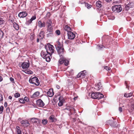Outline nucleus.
<instances>
[{"instance_id":"obj_1","label":"nucleus","mask_w":134,"mask_h":134,"mask_svg":"<svg viewBox=\"0 0 134 134\" xmlns=\"http://www.w3.org/2000/svg\"><path fill=\"white\" fill-rule=\"evenodd\" d=\"M45 48L47 52L49 54V55L51 56L52 54L54 52V46L51 44H48L45 45Z\"/></svg>"},{"instance_id":"obj_2","label":"nucleus","mask_w":134,"mask_h":134,"mask_svg":"<svg viewBox=\"0 0 134 134\" xmlns=\"http://www.w3.org/2000/svg\"><path fill=\"white\" fill-rule=\"evenodd\" d=\"M41 55L43 58L46 59V60L47 62H49L51 60L50 57L51 55H49V54L47 52H45L44 51L42 50L41 53Z\"/></svg>"},{"instance_id":"obj_3","label":"nucleus","mask_w":134,"mask_h":134,"mask_svg":"<svg viewBox=\"0 0 134 134\" xmlns=\"http://www.w3.org/2000/svg\"><path fill=\"white\" fill-rule=\"evenodd\" d=\"M29 81L30 83L34 84L36 86H38L40 84L39 80L38 78L35 76L32 78H30Z\"/></svg>"},{"instance_id":"obj_4","label":"nucleus","mask_w":134,"mask_h":134,"mask_svg":"<svg viewBox=\"0 0 134 134\" xmlns=\"http://www.w3.org/2000/svg\"><path fill=\"white\" fill-rule=\"evenodd\" d=\"M92 98L94 99H100L104 97L102 94L98 92L93 93L91 95Z\"/></svg>"},{"instance_id":"obj_5","label":"nucleus","mask_w":134,"mask_h":134,"mask_svg":"<svg viewBox=\"0 0 134 134\" xmlns=\"http://www.w3.org/2000/svg\"><path fill=\"white\" fill-rule=\"evenodd\" d=\"M111 8L112 11L115 13H119L121 12L122 10V7L120 5H116L113 6Z\"/></svg>"},{"instance_id":"obj_6","label":"nucleus","mask_w":134,"mask_h":134,"mask_svg":"<svg viewBox=\"0 0 134 134\" xmlns=\"http://www.w3.org/2000/svg\"><path fill=\"white\" fill-rule=\"evenodd\" d=\"M86 73V70H83L79 72L77 75V78H79L80 79L84 78L85 77Z\"/></svg>"},{"instance_id":"obj_7","label":"nucleus","mask_w":134,"mask_h":134,"mask_svg":"<svg viewBox=\"0 0 134 134\" xmlns=\"http://www.w3.org/2000/svg\"><path fill=\"white\" fill-rule=\"evenodd\" d=\"M67 34L68 38L70 40H73L75 37V34L71 31L68 32Z\"/></svg>"},{"instance_id":"obj_8","label":"nucleus","mask_w":134,"mask_h":134,"mask_svg":"<svg viewBox=\"0 0 134 134\" xmlns=\"http://www.w3.org/2000/svg\"><path fill=\"white\" fill-rule=\"evenodd\" d=\"M37 105L40 107H43L44 105V104L41 99H39L36 101Z\"/></svg>"},{"instance_id":"obj_9","label":"nucleus","mask_w":134,"mask_h":134,"mask_svg":"<svg viewBox=\"0 0 134 134\" xmlns=\"http://www.w3.org/2000/svg\"><path fill=\"white\" fill-rule=\"evenodd\" d=\"M38 26L40 28L44 27L46 26V23L44 21L39 20L38 23Z\"/></svg>"},{"instance_id":"obj_10","label":"nucleus","mask_w":134,"mask_h":134,"mask_svg":"<svg viewBox=\"0 0 134 134\" xmlns=\"http://www.w3.org/2000/svg\"><path fill=\"white\" fill-rule=\"evenodd\" d=\"M29 63L24 62L22 63L21 67L23 69H27L29 68Z\"/></svg>"},{"instance_id":"obj_11","label":"nucleus","mask_w":134,"mask_h":134,"mask_svg":"<svg viewBox=\"0 0 134 134\" xmlns=\"http://www.w3.org/2000/svg\"><path fill=\"white\" fill-rule=\"evenodd\" d=\"M59 102L58 103V105L60 107L62 106L63 105L65 100L63 97L62 96H60L59 97Z\"/></svg>"},{"instance_id":"obj_12","label":"nucleus","mask_w":134,"mask_h":134,"mask_svg":"<svg viewBox=\"0 0 134 134\" xmlns=\"http://www.w3.org/2000/svg\"><path fill=\"white\" fill-rule=\"evenodd\" d=\"M27 15L26 12H22L19 13L18 16L20 18H23L25 17Z\"/></svg>"},{"instance_id":"obj_13","label":"nucleus","mask_w":134,"mask_h":134,"mask_svg":"<svg viewBox=\"0 0 134 134\" xmlns=\"http://www.w3.org/2000/svg\"><path fill=\"white\" fill-rule=\"evenodd\" d=\"M107 122V123L109 124L112 127H115L117 126L116 124L115 123V122L111 120H108Z\"/></svg>"},{"instance_id":"obj_14","label":"nucleus","mask_w":134,"mask_h":134,"mask_svg":"<svg viewBox=\"0 0 134 134\" xmlns=\"http://www.w3.org/2000/svg\"><path fill=\"white\" fill-rule=\"evenodd\" d=\"M47 96L49 97H52L54 95L53 90L52 88L50 89L47 93Z\"/></svg>"},{"instance_id":"obj_15","label":"nucleus","mask_w":134,"mask_h":134,"mask_svg":"<svg viewBox=\"0 0 134 134\" xmlns=\"http://www.w3.org/2000/svg\"><path fill=\"white\" fill-rule=\"evenodd\" d=\"M47 30L50 32L48 35H52L53 34V28L52 26L47 27Z\"/></svg>"},{"instance_id":"obj_16","label":"nucleus","mask_w":134,"mask_h":134,"mask_svg":"<svg viewBox=\"0 0 134 134\" xmlns=\"http://www.w3.org/2000/svg\"><path fill=\"white\" fill-rule=\"evenodd\" d=\"M60 58L59 60V64H62L64 63L65 59L63 57V55H62V54L60 55Z\"/></svg>"},{"instance_id":"obj_17","label":"nucleus","mask_w":134,"mask_h":134,"mask_svg":"<svg viewBox=\"0 0 134 134\" xmlns=\"http://www.w3.org/2000/svg\"><path fill=\"white\" fill-rule=\"evenodd\" d=\"M21 124L26 126H28L29 125V123L27 120H23L21 121Z\"/></svg>"},{"instance_id":"obj_18","label":"nucleus","mask_w":134,"mask_h":134,"mask_svg":"<svg viewBox=\"0 0 134 134\" xmlns=\"http://www.w3.org/2000/svg\"><path fill=\"white\" fill-rule=\"evenodd\" d=\"M133 6V3H130L126 5L125 7V10H128L130 8H132Z\"/></svg>"},{"instance_id":"obj_19","label":"nucleus","mask_w":134,"mask_h":134,"mask_svg":"<svg viewBox=\"0 0 134 134\" xmlns=\"http://www.w3.org/2000/svg\"><path fill=\"white\" fill-rule=\"evenodd\" d=\"M64 29L65 31H66L67 33L71 32L72 31V29L68 25H66L64 27Z\"/></svg>"},{"instance_id":"obj_20","label":"nucleus","mask_w":134,"mask_h":134,"mask_svg":"<svg viewBox=\"0 0 134 134\" xmlns=\"http://www.w3.org/2000/svg\"><path fill=\"white\" fill-rule=\"evenodd\" d=\"M40 92L39 91H37L35 92L31 96V98H36L39 96Z\"/></svg>"},{"instance_id":"obj_21","label":"nucleus","mask_w":134,"mask_h":134,"mask_svg":"<svg viewBox=\"0 0 134 134\" xmlns=\"http://www.w3.org/2000/svg\"><path fill=\"white\" fill-rule=\"evenodd\" d=\"M57 50L58 51V54H59L60 56L61 54H62V55H63V54L64 53V48L63 47L60 48L58 49H57Z\"/></svg>"},{"instance_id":"obj_22","label":"nucleus","mask_w":134,"mask_h":134,"mask_svg":"<svg viewBox=\"0 0 134 134\" xmlns=\"http://www.w3.org/2000/svg\"><path fill=\"white\" fill-rule=\"evenodd\" d=\"M102 85L101 83L99 82L97 85V86H96L95 89L97 91L99 90L100 89H102Z\"/></svg>"},{"instance_id":"obj_23","label":"nucleus","mask_w":134,"mask_h":134,"mask_svg":"<svg viewBox=\"0 0 134 134\" xmlns=\"http://www.w3.org/2000/svg\"><path fill=\"white\" fill-rule=\"evenodd\" d=\"M63 45L62 43H60L59 41H58L57 44L56 45V49L63 48Z\"/></svg>"},{"instance_id":"obj_24","label":"nucleus","mask_w":134,"mask_h":134,"mask_svg":"<svg viewBox=\"0 0 134 134\" xmlns=\"http://www.w3.org/2000/svg\"><path fill=\"white\" fill-rule=\"evenodd\" d=\"M40 39H42L44 37V31H41L40 32L39 35Z\"/></svg>"},{"instance_id":"obj_25","label":"nucleus","mask_w":134,"mask_h":134,"mask_svg":"<svg viewBox=\"0 0 134 134\" xmlns=\"http://www.w3.org/2000/svg\"><path fill=\"white\" fill-rule=\"evenodd\" d=\"M39 120L37 118H33L31 119V122L33 123H37L39 122Z\"/></svg>"},{"instance_id":"obj_26","label":"nucleus","mask_w":134,"mask_h":134,"mask_svg":"<svg viewBox=\"0 0 134 134\" xmlns=\"http://www.w3.org/2000/svg\"><path fill=\"white\" fill-rule=\"evenodd\" d=\"M52 24V21L51 19H49L46 22V24L47 26V27L50 26H52L51 24Z\"/></svg>"},{"instance_id":"obj_27","label":"nucleus","mask_w":134,"mask_h":134,"mask_svg":"<svg viewBox=\"0 0 134 134\" xmlns=\"http://www.w3.org/2000/svg\"><path fill=\"white\" fill-rule=\"evenodd\" d=\"M13 27L16 30H18L19 29V26L18 24L15 22L13 23Z\"/></svg>"},{"instance_id":"obj_28","label":"nucleus","mask_w":134,"mask_h":134,"mask_svg":"<svg viewBox=\"0 0 134 134\" xmlns=\"http://www.w3.org/2000/svg\"><path fill=\"white\" fill-rule=\"evenodd\" d=\"M133 94V93L131 92L129 93L126 94L125 93L124 94V96L126 97H130L132 96Z\"/></svg>"},{"instance_id":"obj_29","label":"nucleus","mask_w":134,"mask_h":134,"mask_svg":"<svg viewBox=\"0 0 134 134\" xmlns=\"http://www.w3.org/2000/svg\"><path fill=\"white\" fill-rule=\"evenodd\" d=\"M49 119L51 120L52 122H55L56 121V120L54 116L53 115H52L49 117Z\"/></svg>"},{"instance_id":"obj_30","label":"nucleus","mask_w":134,"mask_h":134,"mask_svg":"<svg viewBox=\"0 0 134 134\" xmlns=\"http://www.w3.org/2000/svg\"><path fill=\"white\" fill-rule=\"evenodd\" d=\"M96 5L97 7L99 8H101L102 5L101 4V2L100 1H98L96 3Z\"/></svg>"},{"instance_id":"obj_31","label":"nucleus","mask_w":134,"mask_h":134,"mask_svg":"<svg viewBox=\"0 0 134 134\" xmlns=\"http://www.w3.org/2000/svg\"><path fill=\"white\" fill-rule=\"evenodd\" d=\"M16 131L17 132V134L21 133V131L20 130V128L19 126H17L16 127Z\"/></svg>"},{"instance_id":"obj_32","label":"nucleus","mask_w":134,"mask_h":134,"mask_svg":"<svg viewBox=\"0 0 134 134\" xmlns=\"http://www.w3.org/2000/svg\"><path fill=\"white\" fill-rule=\"evenodd\" d=\"M4 20L2 18H0V25L4 24Z\"/></svg>"},{"instance_id":"obj_33","label":"nucleus","mask_w":134,"mask_h":134,"mask_svg":"<svg viewBox=\"0 0 134 134\" xmlns=\"http://www.w3.org/2000/svg\"><path fill=\"white\" fill-rule=\"evenodd\" d=\"M4 35V33L0 29V38H3Z\"/></svg>"},{"instance_id":"obj_34","label":"nucleus","mask_w":134,"mask_h":134,"mask_svg":"<svg viewBox=\"0 0 134 134\" xmlns=\"http://www.w3.org/2000/svg\"><path fill=\"white\" fill-rule=\"evenodd\" d=\"M48 122V121L46 119H44L42 120V123L43 125L46 124Z\"/></svg>"},{"instance_id":"obj_35","label":"nucleus","mask_w":134,"mask_h":134,"mask_svg":"<svg viewBox=\"0 0 134 134\" xmlns=\"http://www.w3.org/2000/svg\"><path fill=\"white\" fill-rule=\"evenodd\" d=\"M19 99V101L20 103H25L24 100L23 98H20Z\"/></svg>"},{"instance_id":"obj_36","label":"nucleus","mask_w":134,"mask_h":134,"mask_svg":"<svg viewBox=\"0 0 134 134\" xmlns=\"http://www.w3.org/2000/svg\"><path fill=\"white\" fill-rule=\"evenodd\" d=\"M15 97L17 98L20 97V95L18 93H16L14 95Z\"/></svg>"},{"instance_id":"obj_37","label":"nucleus","mask_w":134,"mask_h":134,"mask_svg":"<svg viewBox=\"0 0 134 134\" xmlns=\"http://www.w3.org/2000/svg\"><path fill=\"white\" fill-rule=\"evenodd\" d=\"M64 64L65 66H67L69 64V61L68 60H66L65 59V61H64Z\"/></svg>"},{"instance_id":"obj_38","label":"nucleus","mask_w":134,"mask_h":134,"mask_svg":"<svg viewBox=\"0 0 134 134\" xmlns=\"http://www.w3.org/2000/svg\"><path fill=\"white\" fill-rule=\"evenodd\" d=\"M4 107L3 106H1L0 107V114H1L3 111Z\"/></svg>"},{"instance_id":"obj_39","label":"nucleus","mask_w":134,"mask_h":134,"mask_svg":"<svg viewBox=\"0 0 134 134\" xmlns=\"http://www.w3.org/2000/svg\"><path fill=\"white\" fill-rule=\"evenodd\" d=\"M32 21L33 20L31 19H30L28 21H26V24H27L29 25L32 23Z\"/></svg>"},{"instance_id":"obj_40","label":"nucleus","mask_w":134,"mask_h":134,"mask_svg":"<svg viewBox=\"0 0 134 134\" xmlns=\"http://www.w3.org/2000/svg\"><path fill=\"white\" fill-rule=\"evenodd\" d=\"M51 15V14L50 12H48L46 14V17L47 18H49L50 16Z\"/></svg>"},{"instance_id":"obj_41","label":"nucleus","mask_w":134,"mask_h":134,"mask_svg":"<svg viewBox=\"0 0 134 134\" xmlns=\"http://www.w3.org/2000/svg\"><path fill=\"white\" fill-rule=\"evenodd\" d=\"M56 34L58 35H59L60 34V31L59 30H57L55 31V32Z\"/></svg>"},{"instance_id":"obj_42","label":"nucleus","mask_w":134,"mask_h":134,"mask_svg":"<svg viewBox=\"0 0 134 134\" xmlns=\"http://www.w3.org/2000/svg\"><path fill=\"white\" fill-rule=\"evenodd\" d=\"M69 111L70 113H72L73 111H74V112H75V110L74 108L71 107L70 109H69Z\"/></svg>"},{"instance_id":"obj_43","label":"nucleus","mask_w":134,"mask_h":134,"mask_svg":"<svg viewBox=\"0 0 134 134\" xmlns=\"http://www.w3.org/2000/svg\"><path fill=\"white\" fill-rule=\"evenodd\" d=\"M71 42V41L69 40H67L65 41V43L67 44H68L70 43Z\"/></svg>"},{"instance_id":"obj_44","label":"nucleus","mask_w":134,"mask_h":134,"mask_svg":"<svg viewBox=\"0 0 134 134\" xmlns=\"http://www.w3.org/2000/svg\"><path fill=\"white\" fill-rule=\"evenodd\" d=\"M24 101H26L27 102H28L29 100V99L28 97H25L24 99Z\"/></svg>"},{"instance_id":"obj_45","label":"nucleus","mask_w":134,"mask_h":134,"mask_svg":"<svg viewBox=\"0 0 134 134\" xmlns=\"http://www.w3.org/2000/svg\"><path fill=\"white\" fill-rule=\"evenodd\" d=\"M35 38V35L34 34L32 35L30 37V39L31 40H33Z\"/></svg>"},{"instance_id":"obj_46","label":"nucleus","mask_w":134,"mask_h":134,"mask_svg":"<svg viewBox=\"0 0 134 134\" xmlns=\"http://www.w3.org/2000/svg\"><path fill=\"white\" fill-rule=\"evenodd\" d=\"M104 69H106L107 71L110 70V67H109L107 66H105L104 67Z\"/></svg>"},{"instance_id":"obj_47","label":"nucleus","mask_w":134,"mask_h":134,"mask_svg":"<svg viewBox=\"0 0 134 134\" xmlns=\"http://www.w3.org/2000/svg\"><path fill=\"white\" fill-rule=\"evenodd\" d=\"M3 100V98L2 94L1 93H0V100L1 101H2Z\"/></svg>"},{"instance_id":"obj_48","label":"nucleus","mask_w":134,"mask_h":134,"mask_svg":"<svg viewBox=\"0 0 134 134\" xmlns=\"http://www.w3.org/2000/svg\"><path fill=\"white\" fill-rule=\"evenodd\" d=\"M9 112H10V108L9 107H7L6 108V112L9 113Z\"/></svg>"},{"instance_id":"obj_49","label":"nucleus","mask_w":134,"mask_h":134,"mask_svg":"<svg viewBox=\"0 0 134 134\" xmlns=\"http://www.w3.org/2000/svg\"><path fill=\"white\" fill-rule=\"evenodd\" d=\"M125 84L126 86V88L129 90V86L127 84V82L126 81H125Z\"/></svg>"},{"instance_id":"obj_50","label":"nucleus","mask_w":134,"mask_h":134,"mask_svg":"<svg viewBox=\"0 0 134 134\" xmlns=\"http://www.w3.org/2000/svg\"><path fill=\"white\" fill-rule=\"evenodd\" d=\"M54 4L55 6H57L59 4V2L58 1H56L54 2Z\"/></svg>"},{"instance_id":"obj_51","label":"nucleus","mask_w":134,"mask_h":134,"mask_svg":"<svg viewBox=\"0 0 134 134\" xmlns=\"http://www.w3.org/2000/svg\"><path fill=\"white\" fill-rule=\"evenodd\" d=\"M36 16L35 15L33 16L31 18L32 20H34L36 19Z\"/></svg>"},{"instance_id":"obj_52","label":"nucleus","mask_w":134,"mask_h":134,"mask_svg":"<svg viewBox=\"0 0 134 134\" xmlns=\"http://www.w3.org/2000/svg\"><path fill=\"white\" fill-rule=\"evenodd\" d=\"M10 81H11V82H12V83H14V80L13 78L12 77H11L10 78Z\"/></svg>"},{"instance_id":"obj_53","label":"nucleus","mask_w":134,"mask_h":134,"mask_svg":"<svg viewBox=\"0 0 134 134\" xmlns=\"http://www.w3.org/2000/svg\"><path fill=\"white\" fill-rule=\"evenodd\" d=\"M27 72L26 73L28 74H32V72L31 71H27Z\"/></svg>"},{"instance_id":"obj_54","label":"nucleus","mask_w":134,"mask_h":134,"mask_svg":"<svg viewBox=\"0 0 134 134\" xmlns=\"http://www.w3.org/2000/svg\"><path fill=\"white\" fill-rule=\"evenodd\" d=\"M91 7V5L90 4H87V7L88 8H90Z\"/></svg>"},{"instance_id":"obj_55","label":"nucleus","mask_w":134,"mask_h":134,"mask_svg":"<svg viewBox=\"0 0 134 134\" xmlns=\"http://www.w3.org/2000/svg\"><path fill=\"white\" fill-rule=\"evenodd\" d=\"M131 107L134 109V103L131 104Z\"/></svg>"},{"instance_id":"obj_56","label":"nucleus","mask_w":134,"mask_h":134,"mask_svg":"<svg viewBox=\"0 0 134 134\" xmlns=\"http://www.w3.org/2000/svg\"><path fill=\"white\" fill-rule=\"evenodd\" d=\"M119 110L120 112H121L122 111V108L121 107H119Z\"/></svg>"},{"instance_id":"obj_57","label":"nucleus","mask_w":134,"mask_h":134,"mask_svg":"<svg viewBox=\"0 0 134 134\" xmlns=\"http://www.w3.org/2000/svg\"><path fill=\"white\" fill-rule=\"evenodd\" d=\"M7 105V103L6 102H5L4 106L5 107H6Z\"/></svg>"},{"instance_id":"obj_58","label":"nucleus","mask_w":134,"mask_h":134,"mask_svg":"<svg viewBox=\"0 0 134 134\" xmlns=\"http://www.w3.org/2000/svg\"><path fill=\"white\" fill-rule=\"evenodd\" d=\"M71 108V107H68L67 108H65V109L69 111V109H70Z\"/></svg>"},{"instance_id":"obj_59","label":"nucleus","mask_w":134,"mask_h":134,"mask_svg":"<svg viewBox=\"0 0 134 134\" xmlns=\"http://www.w3.org/2000/svg\"><path fill=\"white\" fill-rule=\"evenodd\" d=\"M3 80V77L1 76H0V82L2 81Z\"/></svg>"},{"instance_id":"obj_60","label":"nucleus","mask_w":134,"mask_h":134,"mask_svg":"<svg viewBox=\"0 0 134 134\" xmlns=\"http://www.w3.org/2000/svg\"><path fill=\"white\" fill-rule=\"evenodd\" d=\"M56 87L58 89H59L60 88V86L58 85H56Z\"/></svg>"},{"instance_id":"obj_61","label":"nucleus","mask_w":134,"mask_h":134,"mask_svg":"<svg viewBox=\"0 0 134 134\" xmlns=\"http://www.w3.org/2000/svg\"><path fill=\"white\" fill-rule=\"evenodd\" d=\"M8 98L10 99H12V97L11 96H9Z\"/></svg>"},{"instance_id":"obj_62","label":"nucleus","mask_w":134,"mask_h":134,"mask_svg":"<svg viewBox=\"0 0 134 134\" xmlns=\"http://www.w3.org/2000/svg\"><path fill=\"white\" fill-rule=\"evenodd\" d=\"M107 2H109L111 1V0H105Z\"/></svg>"},{"instance_id":"obj_63","label":"nucleus","mask_w":134,"mask_h":134,"mask_svg":"<svg viewBox=\"0 0 134 134\" xmlns=\"http://www.w3.org/2000/svg\"><path fill=\"white\" fill-rule=\"evenodd\" d=\"M39 40L38 38H37V42H39Z\"/></svg>"},{"instance_id":"obj_64","label":"nucleus","mask_w":134,"mask_h":134,"mask_svg":"<svg viewBox=\"0 0 134 134\" xmlns=\"http://www.w3.org/2000/svg\"><path fill=\"white\" fill-rule=\"evenodd\" d=\"M103 47L104 48H105V47H104V46H102V47L101 48H103Z\"/></svg>"}]
</instances>
